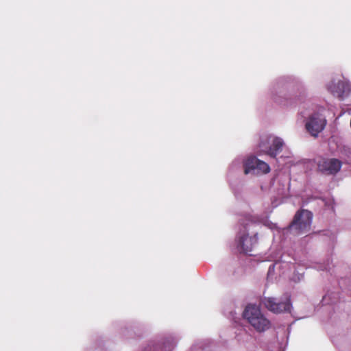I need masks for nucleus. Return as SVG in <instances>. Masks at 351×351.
Instances as JSON below:
<instances>
[{
  "label": "nucleus",
  "instance_id": "nucleus-1",
  "mask_svg": "<svg viewBox=\"0 0 351 351\" xmlns=\"http://www.w3.org/2000/svg\"><path fill=\"white\" fill-rule=\"evenodd\" d=\"M243 317L258 332H263L270 327V322L261 313L255 305L246 306Z\"/></svg>",
  "mask_w": 351,
  "mask_h": 351
},
{
  "label": "nucleus",
  "instance_id": "nucleus-2",
  "mask_svg": "<svg viewBox=\"0 0 351 351\" xmlns=\"http://www.w3.org/2000/svg\"><path fill=\"white\" fill-rule=\"evenodd\" d=\"M313 214L306 210L298 211L294 216L293 220L289 226L290 230H294L297 234H306L311 229Z\"/></svg>",
  "mask_w": 351,
  "mask_h": 351
},
{
  "label": "nucleus",
  "instance_id": "nucleus-3",
  "mask_svg": "<svg viewBox=\"0 0 351 351\" xmlns=\"http://www.w3.org/2000/svg\"><path fill=\"white\" fill-rule=\"evenodd\" d=\"M284 145L283 141L272 135H266L261 137L259 143L261 151L272 158L276 156L282 151Z\"/></svg>",
  "mask_w": 351,
  "mask_h": 351
},
{
  "label": "nucleus",
  "instance_id": "nucleus-4",
  "mask_svg": "<svg viewBox=\"0 0 351 351\" xmlns=\"http://www.w3.org/2000/svg\"><path fill=\"white\" fill-rule=\"evenodd\" d=\"M284 145L283 141L272 135H266L261 137L259 143L261 151L272 158L276 156L282 151Z\"/></svg>",
  "mask_w": 351,
  "mask_h": 351
},
{
  "label": "nucleus",
  "instance_id": "nucleus-5",
  "mask_svg": "<svg viewBox=\"0 0 351 351\" xmlns=\"http://www.w3.org/2000/svg\"><path fill=\"white\" fill-rule=\"evenodd\" d=\"M264 306L274 313H282L290 312L291 308V296L286 293L282 300H278L276 298H265L263 301Z\"/></svg>",
  "mask_w": 351,
  "mask_h": 351
},
{
  "label": "nucleus",
  "instance_id": "nucleus-6",
  "mask_svg": "<svg viewBox=\"0 0 351 351\" xmlns=\"http://www.w3.org/2000/svg\"><path fill=\"white\" fill-rule=\"evenodd\" d=\"M317 169L326 176L337 174L341 169L342 162L337 158H319L317 161Z\"/></svg>",
  "mask_w": 351,
  "mask_h": 351
},
{
  "label": "nucleus",
  "instance_id": "nucleus-7",
  "mask_svg": "<svg viewBox=\"0 0 351 351\" xmlns=\"http://www.w3.org/2000/svg\"><path fill=\"white\" fill-rule=\"evenodd\" d=\"M326 122V119L321 114L314 113L306 122V129L311 136L315 137L325 128Z\"/></svg>",
  "mask_w": 351,
  "mask_h": 351
},
{
  "label": "nucleus",
  "instance_id": "nucleus-8",
  "mask_svg": "<svg viewBox=\"0 0 351 351\" xmlns=\"http://www.w3.org/2000/svg\"><path fill=\"white\" fill-rule=\"evenodd\" d=\"M254 170L267 173L270 171V167L267 162L258 159L256 156H251L244 163V173L248 174Z\"/></svg>",
  "mask_w": 351,
  "mask_h": 351
},
{
  "label": "nucleus",
  "instance_id": "nucleus-9",
  "mask_svg": "<svg viewBox=\"0 0 351 351\" xmlns=\"http://www.w3.org/2000/svg\"><path fill=\"white\" fill-rule=\"evenodd\" d=\"M257 243V234L252 237H248V234H245L239 238L237 247L241 252L247 254L252 251Z\"/></svg>",
  "mask_w": 351,
  "mask_h": 351
}]
</instances>
